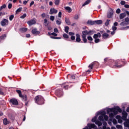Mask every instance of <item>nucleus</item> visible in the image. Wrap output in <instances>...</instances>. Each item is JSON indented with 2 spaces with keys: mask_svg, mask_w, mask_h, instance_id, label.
<instances>
[{
  "mask_svg": "<svg viewBox=\"0 0 129 129\" xmlns=\"http://www.w3.org/2000/svg\"><path fill=\"white\" fill-rule=\"evenodd\" d=\"M31 33L33 35H35V36H37V35H39V34H40V31H38L37 30V29L34 28V29H32V30L31 31Z\"/></svg>",
  "mask_w": 129,
  "mask_h": 129,
  "instance_id": "obj_12",
  "label": "nucleus"
},
{
  "mask_svg": "<svg viewBox=\"0 0 129 129\" xmlns=\"http://www.w3.org/2000/svg\"><path fill=\"white\" fill-rule=\"evenodd\" d=\"M20 31L21 33H26L28 31L27 28L22 27L20 28Z\"/></svg>",
  "mask_w": 129,
  "mask_h": 129,
  "instance_id": "obj_19",
  "label": "nucleus"
},
{
  "mask_svg": "<svg viewBox=\"0 0 129 129\" xmlns=\"http://www.w3.org/2000/svg\"><path fill=\"white\" fill-rule=\"evenodd\" d=\"M93 33L94 32L92 30H90L89 31L87 30H85L82 31V39L84 43H87V38H86V36H87V35H93Z\"/></svg>",
  "mask_w": 129,
  "mask_h": 129,
  "instance_id": "obj_2",
  "label": "nucleus"
},
{
  "mask_svg": "<svg viewBox=\"0 0 129 129\" xmlns=\"http://www.w3.org/2000/svg\"><path fill=\"white\" fill-rule=\"evenodd\" d=\"M1 25L2 27H6V26H9V20L7 19H3L1 21Z\"/></svg>",
  "mask_w": 129,
  "mask_h": 129,
  "instance_id": "obj_7",
  "label": "nucleus"
},
{
  "mask_svg": "<svg viewBox=\"0 0 129 129\" xmlns=\"http://www.w3.org/2000/svg\"><path fill=\"white\" fill-rule=\"evenodd\" d=\"M104 61L105 63H108L110 67H112V68H121V67L123 66L124 64L126 63V61L120 60H117L115 61L109 57L104 58Z\"/></svg>",
  "mask_w": 129,
  "mask_h": 129,
  "instance_id": "obj_1",
  "label": "nucleus"
},
{
  "mask_svg": "<svg viewBox=\"0 0 129 129\" xmlns=\"http://www.w3.org/2000/svg\"><path fill=\"white\" fill-rule=\"evenodd\" d=\"M63 37L64 39H68L69 38V36L66 33L63 34Z\"/></svg>",
  "mask_w": 129,
  "mask_h": 129,
  "instance_id": "obj_39",
  "label": "nucleus"
},
{
  "mask_svg": "<svg viewBox=\"0 0 129 129\" xmlns=\"http://www.w3.org/2000/svg\"><path fill=\"white\" fill-rule=\"evenodd\" d=\"M0 95H3L4 96L5 95V93H4L3 89L2 88H0Z\"/></svg>",
  "mask_w": 129,
  "mask_h": 129,
  "instance_id": "obj_37",
  "label": "nucleus"
},
{
  "mask_svg": "<svg viewBox=\"0 0 129 129\" xmlns=\"http://www.w3.org/2000/svg\"><path fill=\"white\" fill-rule=\"evenodd\" d=\"M57 13H58V10L54 8H51L50 10L49 15H54V14H57Z\"/></svg>",
  "mask_w": 129,
  "mask_h": 129,
  "instance_id": "obj_11",
  "label": "nucleus"
},
{
  "mask_svg": "<svg viewBox=\"0 0 129 129\" xmlns=\"http://www.w3.org/2000/svg\"><path fill=\"white\" fill-rule=\"evenodd\" d=\"M88 126L89 128H96V125H95L94 124H88Z\"/></svg>",
  "mask_w": 129,
  "mask_h": 129,
  "instance_id": "obj_20",
  "label": "nucleus"
},
{
  "mask_svg": "<svg viewBox=\"0 0 129 129\" xmlns=\"http://www.w3.org/2000/svg\"><path fill=\"white\" fill-rule=\"evenodd\" d=\"M71 39L72 40V41L75 40V36L72 35V36L71 37Z\"/></svg>",
  "mask_w": 129,
  "mask_h": 129,
  "instance_id": "obj_54",
  "label": "nucleus"
},
{
  "mask_svg": "<svg viewBox=\"0 0 129 129\" xmlns=\"http://www.w3.org/2000/svg\"><path fill=\"white\" fill-rule=\"evenodd\" d=\"M60 2H61V0H55L54 4L55 6H58V5H60Z\"/></svg>",
  "mask_w": 129,
  "mask_h": 129,
  "instance_id": "obj_30",
  "label": "nucleus"
},
{
  "mask_svg": "<svg viewBox=\"0 0 129 129\" xmlns=\"http://www.w3.org/2000/svg\"><path fill=\"white\" fill-rule=\"evenodd\" d=\"M73 86H74V83L71 82H66L61 85V87L65 90H68V88H71Z\"/></svg>",
  "mask_w": 129,
  "mask_h": 129,
  "instance_id": "obj_4",
  "label": "nucleus"
},
{
  "mask_svg": "<svg viewBox=\"0 0 129 129\" xmlns=\"http://www.w3.org/2000/svg\"><path fill=\"white\" fill-rule=\"evenodd\" d=\"M103 117L105 120H108V116H107V115H105L104 116H103Z\"/></svg>",
  "mask_w": 129,
  "mask_h": 129,
  "instance_id": "obj_46",
  "label": "nucleus"
},
{
  "mask_svg": "<svg viewBox=\"0 0 129 129\" xmlns=\"http://www.w3.org/2000/svg\"><path fill=\"white\" fill-rule=\"evenodd\" d=\"M116 14H120V9H117L116 11Z\"/></svg>",
  "mask_w": 129,
  "mask_h": 129,
  "instance_id": "obj_56",
  "label": "nucleus"
},
{
  "mask_svg": "<svg viewBox=\"0 0 129 129\" xmlns=\"http://www.w3.org/2000/svg\"><path fill=\"white\" fill-rule=\"evenodd\" d=\"M96 118H97V117H96V116L94 117L92 119V122H94L95 121H96Z\"/></svg>",
  "mask_w": 129,
  "mask_h": 129,
  "instance_id": "obj_45",
  "label": "nucleus"
},
{
  "mask_svg": "<svg viewBox=\"0 0 129 129\" xmlns=\"http://www.w3.org/2000/svg\"><path fill=\"white\" fill-rule=\"evenodd\" d=\"M117 128H122V126L121 125H116Z\"/></svg>",
  "mask_w": 129,
  "mask_h": 129,
  "instance_id": "obj_57",
  "label": "nucleus"
},
{
  "mask_svg": "<svg viewBox=\"0 0 129 129\" xmlns=\"http://www.w3.org/2000/svg\"><path fill=\"white\" fill-rule=\"evenodd\" d=\"M118 116H117L116 117V118H117V119H118V122L119 123H121L122 122V120L121 118H118Z\"/></svg>",
  "mask_w": 129,
  "mask_h": 129,
  "instance_id": "obj_32",
  "label": "nucleus"
},
{
  "mask_svg": "<svg viewBox=\"0 0 129 129\" xmlns=\"http://www.w3.org/2000/svg\"><path fill=\"white\" fill-rule=\"evenodd\" d=\"M75 78H76L75 75H72L71 76V79H75Z\"/></svg>",
  "mask_w": 129,
  "mask_h": 129,
  "instance_id": "obj_64",
  "label": "nucleus"
},
{
  "mask_svg": "<svg viewBox=\"0 0 129 129\" xmlns=\"http://www.w3.org/2000/svg\"><path fill=\"white\" fill-rule=\"evenodd\" d=\"M90 0H87L82 5V7H84L86 6V5H88L90 3Z\"/></svg>",
  "mask_w": 129,
  "mask_h": 129,
  "instance_id": "obj_26",
  "label": "nucleus"
},
{
  "mask_svg": "<svg viewBox=\"0 0 129 129\" xmlns=\"http://www.w3.org/2000/svg\"><path fill=\"white\" fill-rule=\"evenodd\" d=\"M56 24L57 25H61V21L56 20Z\"/></svg>",
  "mask_w": 129,
  "mask_h": 129,
  "instance_id": "obj_49",
  "label": "nucleus"
},
{
  "mask_svg": "<svg viewBox=\"0 0 129 129\" xmlns=\"http://www.w3.org/2000/svg\"><path fill=\"white\" fill-rule=\"evenodd\" d=\"M99 120H100V121H103L104 120V119L103 118V116L100 115L99 116Z\"/></svg>",
  "mask_w": 129,
  "mask_h": 129,
  "instance_id": "obj_35",
  "label": "nucleus"
},
{
  "mask_svg": "<svg viewBox=\"0 0 129 129\" xmlns=\"http://www.w3.org/2000/svg\"><path fill=\"white\" fill-rule=\"evenodd\" d=\"M55 94L57 97L63 96V90L62 89H57L55 91Z\"/></svg>",
  "mask_w": 129,
  "mask_h": 129,
  "instance_id": "obj_6",
  "label": "nucleus"
},
{
  "mask_svg": "<svg viewBox=\"0 0 129 129\" xmlns=\"http://www.w3.org/2000/svg\"><path fill=\"white\" fill-rule=\"evenodd\" d=\"M117 28H116V27H115V26H113L112 27V30H113V31H116V30H117Z\"/></svg>",
  "mask_w": 129,
  "mask_h": 129,
  "instance_id": "obj_62",
  "label": "nucleus"
},
{
  "mask_svg": "<svg viewBox=\"0 0 129 129\" xmlns=\"http://www.w3.org/2000/svg\"><path fill=\"white\" fill-rule=\"evenodd\" d=\"M16 92H17V93H18L19 97H22V91L20 90H16Z\"/></svg>",
  "mask_w": 129,
  "mask_h": 129,
  "instance_id": "obj_25",
  "label": "nucleus"
},
{
  "mask_svg": "<svg viewBox=\"0 0 129 129\" xmlns=\"http://www.w3.org/2000/svg\"><path fill=\"white\" fill-rule=\"evenodd\" d=\"M112 16H113V10L112 9L110 8L109 13L107 14V17L108 19H111L112 18Z\"/></svg>",
  "mask_w": 129,
  "mask_h": 129,
  "instance_id": "obj_10",
  "label": "nucleus"
},
{
  "mask_svg": "<svg viewBox=\"0 0 129 129\" xmlns=\"http://www.w3.org/2000/svg\"><path fill=\"white\" fill-rule=\"evenodd\" d=\"M102 38L104 39H108V38H109V34L104 33L102 34Z\"/></svg>",
  "mask_w": 129,
  "mask_h": 129,
  "instance_id": "obj_16",
  "label": "nucleus"
},
{
  "mask_svg": "<svg viewBox=\"0 0 129 129\" xmlns=\"http://www.w3.org/2000/svg\"><path fill=\"white\" fill-rule=\"evenodd\" d=\"M3 123H4V124H5V125H7V124H9L10 123V122L8 121V119L4 118L3 120Z\"/></svg>",
  "mask_w": 129,
  "mask_h": 129,
  "instance_id": "obj_24",
  "label": "nucleus"
},
{
  "mask_svg": "<svg viewBox=\"0 0 129 129\" xmlns=\"http://www.w3.org/2000/svg\"><path fill=\"white\" fill-rule=\"evenodd\" d=\"M50 21H54V20H55V17H54L53 16H51L50 18Z\"/></svg>",
  "mask_w": 129,
  "mask_h": 129,
  "instance_id": "obj_50",
  "label": "nucleus"
},
{
  "mask_svg": "<svg viewBox=\"0 0 129 129\" xmlns=\"http://www.w3.org/2000/svg\"><path fill=\"white\" fill-rule=\"evenodd\" d=\"M50 35H51V36H54V37H57V34L55 32L51 33Z\"/></svg>",
  "mask_w": 129,
  "mask_h": 129,
  "instance_id": "obj_52",
  "label": "nucleus"
},
{
  "mask_svg": "<svg viewBox=\"0 0 129 129\" xmlns=\"http://www.w3.org/2000/svg\"><path fill=\"white\" fill-rule=\"evenodd\" d=\"M12 7H13V5H12V4H9L8 5V9L11 10V9H12Z\"/></svg>",
  "mask_w": 129,
  "mask_h": 129,
  "instance_id": "obj_58",
  "label": "nucleus"
},
{
  "mask_svg": "<svg viewBox=\"0 0 129 129\" xmlns=\"http://www.w3.org/2000/svg\"><path fill=\"white\" fill-rule=\"evenodd\" d=\"M95 64H96V62H93L90 64L88 66V68H89V69L86 72V73H90V72H91V70L93 69V66H94Z\"/></svg>",
  "mask_w": 129,
  "mask_h": 129,
  "instance_id": "obj_8",
  "label": "nucleus"
},
{
  "mask_svg": "<svg viewBox=\"0 0 129 129\" xmlns=\"http://www.w3.org/2000/svg\"><path fill=\"white\" fill-rule=\"evenodd\" d=\"M114 113H110L109 114V117H110V118H113V116H114Z\"/></svg>",
  "mask_w": 129,
  "mask_h": 129,
  "instance_id": "obj_41",
  "label": "nucleus"
},
{
  "mask_svg": "<svg viewBox=\"0 0 129 129\" xmlns=\"http://www.w3.org/2000/svg\"><path fill=\"white\" fill-rule=\"evenodd\" d=\"M41 17L42 18V19H44V18H45V17H46V14H45V13H42L41 15Z\"/></svg>",
  "mask_w": 129,
  "mask_h": 129,
  "instance_id": "obj_53",
  "label": "nucleus"
},
{
  "mask_svg": "<svg viewBox=\"0 0 129 129\" xmlns=\"http://www.w3.org/2000/svg\"><path fill=\"white\" fill-rule=\"evenodd\" d=\"M106 113L105 111H103L100 112V114H101V115H102V116H104V115H105Z\"/></svg>",
  "mask_w": 129,
  "mask_h": 129,
  "instance_id": "obj_44",
  "label": "nucleus"
},
{
  "mask_svg": "<svg viewBox=\"0 0 129 129\" xmlns=\"http://www.w3.org/2000/svg\"><path fill=\"white\" fill-rule=\"evenodd\" d=\"M120 4L122 5V6H124L125 5V1H121L120 2Z\"/></svg>",
  "mask_w": 129,
  "mask_h": 129,
  "instance_id": "obj_48",
  "label": "nucleus"
},
{
  "mask_svg": "<svg viewBox=\"0 0 129 129\" xmlns=\"http://www.w3.org/2000/svg\"><path fill=\"white\" fill-rule=\"evenodd\" d=\"M122 118L123 119H125V118L127 117V113H126L125 111H123L122 112Z\"/></svg>",
  "mask_w": 129,
  "mask_h": 129,
  "instance_id": "obj_15",
  "label": "nucleus"
},
{
  "mask_svg": "<svg viewBox=\"0 0 129 129\" xmlns=\"http://www.w3.org/2000/svg\"><path fill=\"white\" fill-rule=\"evenodd\" d=\"M22 10H23V8H19L16 11V14H18V13H21L22 12Z\"/></svg>",
  "mask_w": 129,
  "mask_h": 129,
  "instance_id": "obj_33",
  "label": "nucleus"
},
{
  "mask_svg": "<svg viewBox=\"0 0 129 129\" xmlns=\"http://www.w3.org/2000/svg\"><path fill=\"white\" fill-rule=\"evenodd\" d=\"M27 24L29 26H32V25H35V24H36V21L34 19H32L28 21Z\"/></svg>",
  "mask_w": 129,
  "mask_h": 129,
  "instance_id": "obj_14",
  "label": "nucleus"
},
{
  "mask_svg": "<svg viewBox=\"0 0 129 129\" xmlns=\"http://www.w3.org/2000/svg\"><path fill=\"white\" fill-rule=\"evenodd\" d=\"M58 18H61L62 17V12H59L58 13Z\"/></svg>",
  "mask_w": 129,
  "mask_h": 129,
  "instance_id": "obj_60",
  "label": "nucleus"
},
{
  "mask_svg": "<svg viewBox=\"0 0 129 129\" xmlns=\"http://www.w3.org/2000/svg\"><path fill=\"white\" fill-rule=\"evenodd\" d=\"M26 17H27V14L25 13L22 16H20V19H25Z\"/></svg>",
  "mask_w": 129,
  "mask_h": 129,
  "instance_id": "obj_42",
  "label": "nucleus"
},
{
  "mask_svg": "<svg viewBox=\"0 0 129 129\" xmlns=\"http://www.w3.org/2000/svg\"><path fill=\"white\" fill-rule=\"evenodd\" d=\"M97 125L98 126H101V125H102V123L101 122V121H99V122H98Z\"/></svg>",
  "mask_w": 129,
  "mask_h": 129,
  "instance_id": "obj_55",
  "label": "nucleus"
},
{
  "mask_svg": "<svg viewBox=\"0 0 129 129\" xmlns=\"http://www.w3.org/2000/svg\"><path fill=\"white\" fill-rule=\"evenodd\" d=\"M125 21L126 23H128L129 24V18L128 17H127L125 19Z\"/></svg>",
  "mask_w": 129,
  "mask_h": 129,
  "instance_id": "obj_61",
  "label": "nucleus"
},
{
  "mask_svg": "<svg viewBox=\"0 0 129 129\" xmlns=\"http://www.w3.org/2000/svg\"><path fill=\"white\" fill-rule=\"evenodd\" d=\"M79 18V16H78V15H76L74 17L75 20H78Z\"/></svg>",
  "mask_w": 129,
  "mask_h": 129,
  "instance_id": "obj_59",
  "label": "nucleus"
},
{
  "mask_svg": "<svg viewBox=\"0 0 129 129\" xmlns=\"http://www.w3.org/2000/svg\"><path fill=\"white\" fill-rule=\"evenodd\" d=\"M97 38H99V36H98V34H95L93 35V38H94V39H98Z\"/></svg>",
  "mask_w": 129,
  "mask_h": 129,
  "instance_id": "obj_43",
  "label": "nucleus"
},
{
  "mask_svg": "<svg viewBox=\"0 0 129 129\" xmlns=\"http://www.w3.org/2000/svg\"><path fill=\"white\" fill-rule=\"evenodd\" d=\"M124 125L125 127H129V120L126 121V122L124 123Z\"/></svg>",
  "mask_w": 129,
  "mask_h": 129,
  "instance_id": "obj_27",
  "label": "nucleus"
},
{
  "mask_svg": "<svg viewBox=\"0 0 129 129\" xmlns=\"http://www.w3.org/2000/svg\"><path fill=\"white\" fill-rule=\"evenodd\" d=\"M6 38H7V34H3V35L0 36V39L1 40H4V39H6Z\"/></svg>",
  "mask_w": 129,
  "mask_h": 129,
  "instance_id": "obj_29",
  "label": "nucleus"
},
{
  "mask_svg": "<svg viewBox=\"0 0 129 129\" xmlns=\"http://www.w3.org/2000/svg\"><path fill=\"white\" fill-rule=\"evenodd\" d=\"M126 16V14H125V13H121L119 15L120 20H122V19L125 17Z\"/></svg>",
  "mask_w": 129,
  "mask_h": 129,
  "instance_id": "obj_21",
  "label": "nucleus"
},
{
  "mask_svg": "<svg viewBox=\"0 0 129 129\" xmlns=\"http://www.w3.org/2000/svg\"><path fill=\"white\" fill-rule=\"evenodd\" d=\"M21 98H22L23 101H27L28 100V98L27 97V96L26 95H22V97H20Z\"/></svg>",
  "mask_w": 129,
  "mask_h": 129,
  "instance_id": "obj_23",
  "label": "nucleus"
},
{
  "mask_svg": "<svg viewBox=\"0 0 129 129\" xmlns=\"http://www.w3.org/2000/svg\"><path fill=\"white\" fill-rule=\"evenodd\" d=\"M53 31H54V33H58V29H57V28H54Z\"/></svg>",
  "mask_w": 129,
  "mask_h": 129,
  "instance_id": "obj_63",
  "label": "nucleus"
},
{
  "mask_svg": "<svg viewBox=\"0 0 129 129\" xmlns=\"http://www.w3.org/2000/svg\"><path fill=\"white\" fill-rule=\"evenodd\" d=\"M34 100L35 102V103H37V104L42 105L44 104V98L42 97L41 96H37L35 97Z\"/></svg>",
  "mask_w": 129,
  "mask_h": 129,
  "instance_id": "obj_5",
  "label": "nucleus"
},
{
  "mask_svg": "<svg viewBox=\"0 0 129 129\" xmlns=\"http://www.w3.org/2000/svg\"><path fill=\"white\" fill-rule=\"evenodd\" d=\"M64 32L67 33V34H68V33H69V27L66 26L64 27Z\"/></svg>",
  "mask_w": 129,
  "mask_h": 129,
  "instance_id": "obj_28",
  "label": "nucleus"
},
{
  "mask_svg": "<svg viewBox=\"0 0 129 129\" xmlns=\"http://www.w3.org/2000/svg\"><path fill=\"white\" fill-rule=\"evenodd\" d=\"M109 22H110V20H109V19L107 20V21L105 23V26L107 27V26H108V25H109Z\"/></svg>",
  "mask_w": 129,
  "mask_h": 129,
  "instance_id": "obj_34",
  "label": "nucleus"
},
{
  "mask_svg": "<svg viewBox=\"0 0 129 129\" xmlns=\"http://www.w3.org/2000/svg\"><path fill=\"white\" fill-rule=\"evenodd\" d=\"M102 24V20H95V25Z\"/></svg>",
  "mask_w": 129,
  "mask_h": 129,
  "instance_id": "obj_22",
  "label": "nucleus"
},
{
  "mask_svg": "<svg viewBox=\"0 0 129 129\" xmlns=\"http://www.w3.org/2000/svg\"><path fill=\"white\" fill-rule=\"evenodd\" d=\"M87 25H95V21L88 20L87 22Z\"/></svg>",
  "mask_w": 129,
  "mask_h": 129,
  "instance_id": "obj_17",
  "label": "nucleus"
},
{
  "mask_svg": "<svg viewBox=\"0 0 129 129\" xmlns=\"http://www.w3.org/2000/svg\"><path fill=\"white\" fill-rule=\"evenodd\" d=\"M6 7L7 6L6 5V4H4L1 7L0 11H2L4 9H6Z\"/></svg>",
  "mask_w": 129,
  "mask_h": 129,
  "instance_id": "obj_38",
  "label": "nucleus"
},
{
  "mask_svg": "<svg viewBox=\"0 0 129 129\" xmlns=\"http://www.w3.org/2000/svg\"><path fill=\"white\" fill-rule=\"evenodd\" d=\"M14 18H15V16H14V15H10L9 16L10 21H13V20H14Z\"/></svg>",
  "mask_w": 129,
  "mask_h": 129,
  "instance_id": "obj_36",
  "label": "nucleus"
},
{
  "mask_svg": "<svg viewBox=\"0 0 129 129\" xmlns=\"http://www.w3.org/2000/svg\"><path fill=\"white\" fill-rule=\"evenodd\" d=\"M112 122L114 124H116L117 123V121H116V119H113Z\"/></svg>",
  "mask_w": 129,
  "mask_h": 129,
  "instance_id": "obj_51",
  "label": "nucleus"
},
{
  "mask_svg": "<svg viewBox=\"0 0 129 129\" xmlns=\"http://www.w3.org/2000/svg\"><path fill=\"white\" fill-rule=\"evenodd\" d=\"M99 42H100V39H99V38L95 39V43H99Z\"/></svg>",
  "mask_w": 129,
  "mask_h": 129,
  "instance_id": "obj_47",
  "label": "nucleus"
},
{
  "mask_svg": "<svg viewBox=\"0 0 129 129\" xmlns=\"http://www.w3.org/2000/svg\"><path fill=\"white\" fill-rule=\"evenodd\" d=\"M122 110L118 106H116L114 108H108L107 109V113L108 114H109V112H113L114 115H116L117 112H122Z\"/></svg>",
  "mask_w": 129,
  "mask_h": 129,
  "instance_id": "obj_3",
  "label": "nucleus"
},
{
  "mask_svg": "<svg viewBox=\"0 0 129 129\" xmlns=\"http://www.w3.org/2000/svg\"><path fill=\"white\" fill-rule=\"evenodd\" d=\"M87 39L88 41H93V38H92V37L90 36H88L87 37Z\"/></svg>",
  "mask_w": 129,
  "mask_h": 129,
  "instance_id": "obj_40",
  "label": "nucleus"
},
{
  "mask_svg": "<svg viewBox=\"0 0 129 129\" xmlns=\"http://www.w3.org/2000/svg\"><path fill=\"white\" fill-rule=\"evenodd\" d=\"M10 102L13 104V105H19V102L18 100L15 98H12L10 100Z\"/></svg>",
  "mask_w": 129,
  "mask_h": 129,
  "instance_id": "obj_9",
  "label": "nucleus"
},
{
  "mask_svg": "<svg viewBox=\"0 0 129 129\" xmlns=\"http://www.w3.org/2000/svg\"><path fill=\"white\" fill-rule=\"evenodd\" d=\"M65 9L67 10V11H69V13H71V12H72V9H71V8L69 7H67L65 8Z\"/></svg>",
  "mask_w": 129,
  "mask_h": 129,
  "instance_id": "obj_31",
  "label": "nucleus"
},
{
  "mask_svg": "<svg viewBox=\"0 0 129 129\" xmlns=\"http://www.w3.org/2000/svg\"><path fill=\"white\" fill-rule=\"evenodd\" d=\"M64 21H65V22L66 23V24L69 26L70 25H71V22H70V20H69V18L66 17L64 18Z\"/></svg>",
  "mask_w": 129,
  "mask_h": 129,
  "instance_id": "obj_18",
  "label": "nucleus"
},
{
  "mask_svg": "<svg viewBox=\"0 0 129 129\" xmlns=\"http://www.w3.org/2000/svg\"><path fill=\"white\" fill-rule=\"evenodd\" d=\"M76 42L80 43V42H81V38H80V34H76Z\"/></svg>",
  "mask_w": 129,
  "mask_h": 129,
  "instance_id": "obj_13",
  "label": "nucleus"
}]
</instances>
